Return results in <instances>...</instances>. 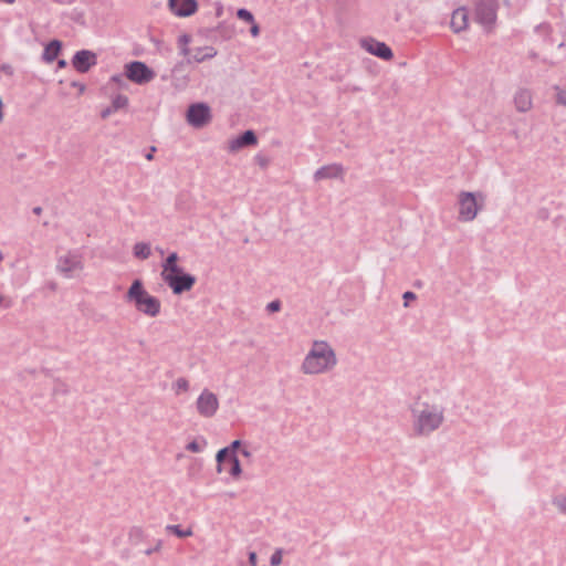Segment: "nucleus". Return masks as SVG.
<instances>
[{
	"instance_id": "34",
	"label": "nucleus",
	"mask_w": 566,
	"mask_h": 566,
	"mask_svg": "<svg viewBox=\"0 0 566 566\" xmlns=\"http://www.w3.org/2000/svg\"><path fill=\"white\" fill-rule=\"evenodd\" d=\"M254 160L262 168H266L270 164V159L264 155H256Z\"/></svg>"
},
{
	"instance_id": "2",
	"label": "nucleus",
	"mask_w": 566,
	"mask_h": 566,
	"mask_svg": "<svg viewBox=\"0 0 566 566\" xmlns=\"http://www.w3.org/2000/svg\"><path fill=\"white\" fill-rule=\"evenodd\" d=\"M338 364L337 355L332 345L322 339H315L305 354L300 370L306 376L328 374Z\"/></svg>"
},
{
	"instance_id": "46",
	"label": "nucleus",
	"mask_w": 566,
	"mask_h": 566,
	"mask_svg": "<svg viewBox=\"0 0 566 566\" xmlns=\"http://www.w3.org/2000/svg\"><path fill=\"white\" fill-rule=\"evenodd\" d=\"M2 101L0 99V122L3 119V113H2Z\"/></svg>"
},
{
	"instance_id": "4",
	"label": "nucleus",
	"mask_w": 566,
	"mask_h": 566,
	"mask_svg": "<svg viewBox=\"0 0 566 566\" xmlns=\"http://www.w3.org/2000/svg\"><path fill=\"white\" fill-rule=\"evenodd\" d=\"M484 199L485 197L482 192L461 191L458 195V219L461 222L473 221L479 211L483 209Z\"/></svg>"
},
{
	"instance_id": "14",
	"label": "nucleus",
	"mask_w": 566,
	"mask_h": 566,
	"mask_svg": "<svg viewBox=\"0 0 566 566\" xmlns=\"http://www.w3.org/2000/svg\"><path fill=\"white\" fill-rule=\"evenodd\" d=\"M345 168L340 164H329L321 167L314 174L316 181L324 179H343Z\"/></svg>"
},
{
	"instance_id": "11",
	"label": "nucleus",
	"mask_w": 566,
	"mask_h": 566,
	"mask_svg": "<svg viewBox=\"0 0 566 566\" xmlns=\"http://www.w3.org/2000/svg\"><path fill=\"white\" fill-rule=\"evenodd\" d=\"M165 283L172 290L174 294H182L192 289L196 277L189 273H184L178 276H171Z\"/></svg>"
},
{
	"instance_id": "44",
	"label": "nucleus",
	"mask_w": 566,
	"mask_h": 566,
	"mask_svg": "<svg viewBox=\"0 0 566 566\" xmlns=\"http://www.w3.org/2000/svg\"><path fill=\"white\" fill-rule=\"evenodd\" d=\"M66 65H67V63H66V61H65V60H59V61H57V66H59L60 69H63V67H65Z\"/></svg>"
},
{
	"instance_id": "23",
	"label": "nucleus",
	"mask_w": 566,
	"mask_h": 566,
	"mask_svg": "<svg viewBox=\"0 0 566 566\" xmlns=\"http://www.w3.org/2000/svg\"><path fill=\"white\" fill-rule=\"evenodd\" d=\"M134 256L140 260H146L150 256V244L146 242H137L133 248Z\"/></svg>"
},
{
	"instance_id": "13",
	"label": "nucleus",
	"mask_w": 566,
	"mask_h": 566,
	"mask_svg": "<svg viewBox=\"0 0 566 566\" xmlns=\"http://www.w3.org/2000/svg\"><path fill=\"white\" fill-rule=\"evenodd\" d=\"M56 268L66 277H71L72 272L81 270L83 266L77 255L67 254L59 258Z\"/></svg>"
},
{
	"instance_id": "25",
	"label": "nucleus",
	"mask_w": 566,
	"mask_h": 566,
	"mask_svg": "<svg viewBox=\"0 0 566 566\" xmlns=\"http://www.w3.org/2000/svg\"><path fill=\"white\" fill-rule=\"evenodd\" d=\"M552 504L559 513L566 515V492L555 495L552 500Z\"/></svg>"
},
{
	"instance_id": "41",
	"label": "nucleus",
	"mask_w": 566,
	"mask_h": 566,
	"mask_svg": "<svg viewBox=\"0 0 566 566\" xmlns=\"http://www.w3.org/2000/svg\"><path fill=\"white\" fill-rule=\"evenodd\" d=\"M179 42L181 44V49L187 46V43L189 42V35L184 34L179 38Z\"/></svg>"
},
{
	"instance_id": "21",
	"label": "nucleus",
	"mask_w": 566,
	"mask_h": 566,
	"mask_svg": "<svg viewBox=\"0 0 566 566\" xmlns=\"http://www.w3.org/2000/svg\"><path fill=\"white\" fill-rule=\"evenodd\" d=\"M61 49H62L61 41L52 40L51 42H49L46 44V46L44 48V51L42 54L43 61H45L46 63H51L54 60H56L57 55L61 52Z\"/></svg>"
},
{
	"instance_id": "33",
	"label": "nucleus",
	"mask_w": 566,
	"mask_h": 566,
	"mask_svg": "<svg viewBox=\"0 0 566 566\" xmlns=\"http://www.w3.org/2000/svg\"><path fill=\"white\" fill-rule=\"evenodd\" d=\"M161 546H163V541L161 539H158L155 544V546H151L147 549L144 551V554L149 556L156 552H159L161 549Z\"/></svg>"
},
{
	"instance_id": "8",
	"label": "nucleus",
	"mask_w": 566,
	"mask_h": 566,
	"mask_svg": "<svg viewBox=\"0 0 566 566\" xmlns=\"http://www.w3.org/2000/svg\"><path fill=\"white\" fill-rule=\"evenodd\" d=\"M218 472H226L238 479L242 472L237 454H229L227 450H219L216 455Z\"/></svg>"
},
{
	"instance_id": "32",
	"label": "nucleus",
	"mask_w": 566,
	"mask_h": 566,
	"mask_svg": "<svg viewBox=\"0 0 566 566\" xmlns=\"http://www.w3.org/2000/svg\"><path fill=\"white\" fill-rule=\"evenodd\" d=\"M66 392H67V387L65 384H63L61 381H56L54 384V387L52 390L53 396L65 395Z\"/></svg>"
},
{
	"instance_id": "35",
	"label": "nucleus",
	"mask_w": 566,
	"mask_h": 566,
	"mask_svg": "<svg viewBox=\"0 0 566 566\" xmlns=\"http://www.w3.org/2000/svg\"><path fill=\"white\" fill-rule=\"evenodd\" d=\"M266 310L270 313H275L281 310V302L279 300L272 301L266 305Z\"/></svg>"
},
{
	"instance_id": "48",
	"label": "nucleus",
	"mask_w": 566,
	"mask_h": 566,
	"mask_svg": "<svg viewBox=\"0 0 566 566\" xmlns=\"http://www.w3.org/2000/svg\"><path fill=\"white\" fill-rule=\"evenodd\" d=\"M146 158H147L148 160L153 159V154H151V153L147 154Z\"/></svg>"
},
{
	"instance_id": "6",
	"label": "nucleus",
	"mask_w": 566,
	"mask_h": 566,
	"mask_svg": "<svg viewBox=\"0 0 566 566\" xmlns=\"http://www.w3.org/2000/svg\"><path fill=\"white\" fill-rule=\"evenodd\" d=\"M125 75L129 81L143 85L153 81L156 73L144 62L133 61L125 65Z\"/></svg>"
},
{
	"instance_id": "1",
	"label": "nucleus",
	"mask_w": 566,
	"mask_h": 566,
	"mask_svg": "<svg viewBox=\"0 0 566 566\" xmlns=\"http://www.w3.org/2000/svg\"><path fill=\"white\" fill-rule=\"evenodd\" d=\"M410 428L416 438H429L446 422V407L428 399H417L409 406Z\"/></svg>"
},
{
	"instance_id": "16",
	"label": "nucleus",
	"mask_w": 566,
	"mask_h": 566,
	"mask_svg": "<svg viewBox=\"0 0 566 566\" xmlns=\"http://www.w3.org/2000/svg\"><path fill=\"white\" fill-rule=\"evenodd\" d=\"M513 101L516 111L520 113H526L533 107V96L527 88H518L514 94Z\"/></svg>"
},
{
	"instance_id": "51",
	"label": "nucleus",
	"mask_w": 566,
	"mask_h": 566,
	"mask_svg": "<svg viewBox=\"0 0 566 566\" xmlns=\"http://www.w3.org/2000/svg\"><path fill=\"white\" fill-rule=\"evenodd\" d=\"M73 86H76V88H80V85H77V83H73Z\"/></svg>"
},
{
	"instance_id": "50",
	"label": "nucleus",
	"mask_w": 566,
	"mask_h": 566,
	"mask_svg": "<svg viewBox=\"0 0 566 566\" xmlns=\"http://www.w3.org/2000/svg\"><path fill=\"white\" fill-rule=\"evenodd\" d=\"M73 86H76V88H80V85H77V83H73Z\"/></svg>"
},
{
	"instance_id": "15",
	"label": "nucleus",
	"mask_w": 566,
	"mask_h": 566,
	"mask_svg": "<svg viewBox=\"0 0 566 566\" xmlns=\"http://www.w3.org/2000/svg\"><path fill=\"white\" fill-rule=\"evenodd\" d=\"M168 6L171 12L178 17H189L197 10L196 0H169Z\"/></svg>"
},
{
	"instance_id": "10",
	"label": "nucleus",
	"mask_w": 566,
	"mask_h": 566,
	"mask_svg": "<svg viewBox=\"0 0 566 566\" xmlns=\"http://www.w3.org/2000/svg\"><path fill=\"white\" fill-rule=\"evenodd\" d=\"M96 63V54L88 50L77 51L72 59L73 67L80 73H86Z\"/></svg>"
},
{
	"instance_id": "43",
	"label": "nucleus",
	"mask_w": 566,
	"mask_h": 566,
	"mask_svg": "<svg viewBox=\"0 0 566 566\" xmlns=\"http://www.w3.org/2000/svg\"><path fill=\"white\" fill-rule=\"evenodd\" d=\"M241 453H242V455H243V457H245V458L251 457V451H250L249 449H245V448H244V449H242V450H241Z\"/></svg>"
},
{
	"instance_id": "17",
	"label": "nucleus",
	"mask_w": 566,
	"mask_h": 566,
	"mask_svg": "<svg viewBox=\"0 0 566 566\" xmlns=\"http://www.w3.org/2000/svg\"><path fill=\"white\" fill-rule=\"evenodd\" d=\"M450 27L455 33L465 31L469 27V13L464 7L458 8L453 11L451 17Z\"/></svg>"
},
{
	"instance_id": "30",
	"label": "nucleus",
	"mask_w": 566,
	"mask_h": 566,
	"mask_svg": "<svg viewBox=\"0 0 566 566\" xmlns=\"http://www.w3.org/2000/svg\"><path fill=\"white\" fill-rule=\"evenodd\" d=\"M237 15L239 19L247 21L249 23H253L254 21L253 14L247 9H239L237 11Z\"/></svg>"
},
{
	"instance_id": "12",
	"label": "nucleus",
	"mask_w": 566,
	"mask_h": 566,
	"mask_svg": "<svg viewBox=\"0 0 566 566\" xmlns=\"http://www.w3.org/2000/svg\"><path fill=\"white\" fill-rule=\"evenodd\" d=\"M179 256L176 252H171L166 260L163 262L161 279L168 281L171 276H178L184 274L182 268L178 265Z\"/></svg>"
},
{
	"instance_id": "22",
	"label": "nucleus",
	"mask_w": 566,
	"mask_h": 566,
	"mask_svg": "<svg viewBox=\"0 0 566 566\" xmlns=\"http://www.w3.org/2000/svg\"><path fill=\"white\" fill-rule=\"evenodd\" d=\"M146 538V534L140 526H133L128 531V542L137 546Z\"/></svg>"
},
{
	"instance_id": "27",
	"label": "nucleus",
	"mask_w": 566,
	"mask_h": 566,
	"mask_svg": "<svg viewBox=\"0 0 566 566\" xmlns=\"http://www.w3.org/2000/svg\"><path fill=\"white\" fill-rule=\"evenodd\" d=\"M208 446L207 440L196 439L186 446V449L190 452H201Z\"/></svg>"
},
{
	"instance_id": "9",
	"label": "nucleus",
	"mask_w": 566,
	"mask_h": 566,
	"mask_svg": "<svg viewBox=\"0 0 566 566\" xmlns=\"http://www.w3.org/2000/svg\"><path fill=\"white\" fill-rule=\"evenodd\" d=\"M360 45L368 53L380 57L385 61H389L394 57L391 49L384 42H380L374 38H365L360 41Z\"/></svg>"
},
{
	"instance_id": "18",
	"label": "nucleus",
	"mask_w": 566,
	"mask_h": 566,
	"mask_svg": "<svg viewBox=\"0 0 566 566\" xmlns=\"http://www.w3.org/2000/svg\"><path fill=\"white\" fill-rule=\"evenodd\" d=\"M181 54L188 56V62H197L200 63L205 60L212 57L210 48H197L193 50L188 49L187 46L181 49Z\"/></svg>"
},
{
	"instance_id": "49",
	"label": "nucleus",
	"mask_w": 566,
	"mask_h": 566,
	"mask_svg": "<svg viewBox=\"0 0 566 566\" xmlns=\"http://www.w3.org/2000/svg\"><path fill=\"white\" fill-rule=\"evenodd\" d=\"M213 401H214V409L217 408V398L214 397L213 398Z\"/></svg>"
},
{
	"instance_id": "24",
	"label": "nucleus",
	"mask_w": 566,
	"mask_h": 566,
	"mask_svg": "<svg viewBox=\"0 0 566 566\" xmlns=\"http://www.w3.org/2000/svg\"><path fill=\"white\" fill-rule=\"evenodd\" d=\"M166 532L176 535L179 538L188 537L192 535V530L190 527L182 528L180 525L169 524L166 526Z\"/></svg>"
},
{
	"instance_id": "52",
	"label": "nucleus",
	"mask_w": 566,
	"mask_h": 566,
	"mask_svg": "<svg viewBox=\"0 0 566 566\" xmlns=\"http://www.w3.org/2000/svg\"><path fill=\"white\" fill-rule=\"evenodd\" d=\"M158 253L164 254V250L158 249Z\"/></svg>"
},
{
	"instance_id": "26",
	"label": "nucleus",
	"mask_w": 566,
	"mask_h": 566,
	"mask_svg": "<svg viewBox=\"0 0 566 566\" xmlns=\"http://www.w3.org/2000/svg\"><path fill=\"white\" fill-rule=\"evenodd\" d=\"M128 106V97L123 94H117L112 99V109H115L116 112L119 109H124Z\"/></svg>"
},
{
	"instance_id": "20",
	"label": "nucleus",
	"mask_w": 566,
	"mask_h": 566,
	"mask_svg": "<svg viewBox=\"0 0 566 566\" xmlns=\"http://www.w3.org/2000/svg\"><path fill=\"white\" fill-rule=\"evenodd\" d=\"M197 408L202 416H212V392L206 389L198 398Z\"/></svg>"
},
{
	"instance_id": "37",
	"label": "nucleus",
	"mask_w": 566,
	"mask_h": 566,
	"mask_svg": "<svg viewBox=\"0 0 566 566\" xmlns=\"http://www.w3.org/2000/svg\"><path fill=\"white\" fill-rule=\"evenodd\" d=\"M240 440H234L229 447H226L222 450H227L229 454H235V451L240 447Z\"/></svg>"
},
{
	"instance_id": "40",
	"label": "nucleus",
	"mask_w": 566,
	"mask_h": 566,
	"mask_svg": "<svg viewBox=\"0 0 566 566\" xmlns=\"http://www.w3.org/2000/svg\"><path fill=\"white\" fill-rule=\"evenodd\" d=\"M249 564L251 566H256L258 564V557H256V553L255 552H250L249 553Z\"/></svg>"
},
{
	"instance_id": "39",
	"label": "nucleus",
	"mask_w": 566,
	"mask_h": 566,
	"mask_svg": "<svg viewBox=\"0 0 566 566\" xmlns=\"http://www.w3.org/2000/svg\"><path fill=\"white\" fill-rule=\"evenodd\" d=\"M116 111L115 109H112V105L106 107L105 109L102 111L101 113V117L102 118H107L111 114L115 113Z\"/></svg>"
},
{
	"instance_id": "38",
	"label": "nucleus",
	"mask_w": 566,
	"mask_h": 566,
	"mask_svg": "<svg viewBox=\"0 0 566 566\" xmlns=\"http://www.w3.org/2000/svg\"><path fill=\"white\" fill-rule=\"evenodd\" d=\"M250 33L254 38H256L260 34V27L255 23V21L251 23Z\"/></svg>"
},
{
	"instance_id": "31",
	"label": "nucleus",
	"mask_w": 566,
	"mask_h": 566,
	"mask_svg": "<svg viewBox=\"0 0 566 566\" xmlns=\"http://www.w3.org/2000/svg\"><path fill=\"white\" fill-rule=\"evenodd\" d=\"M283 549L277 548L270 558L271 566H279L282 564Z\"/></svg>"
},
{
	"instance_id": "53",
	"label": "nucleus",
	"mask_w": 566,
	"mask_h": 566,
	"mask_svg": "<svg viewBox=\"0 0 566 566\" xmlns=\"http://www.w3.org/2000/svg\"><path fill=\"white\" fill-rule=\"evenodd\" d=\"M3 259V255H2V252L0 251V262L2 261Z\"/></svg>"
},
{
	"instance_id": "7",
	"label": "nucleus",
	"mask_w": 566,
	"mask_h": 566,
	"mask_svg": "<svg viewBox=\"0 0 566 566\" xmlns=\"http://www.w3.org/2000/svg\"><path fill=\"white\" fill-rule=\"evenodd\" d=\"M186 119L193 128L205 127L211 119L210 106L206 103L191 104L187 109Z\"/></svg>"
},
{
	"instance_id": "19",
	"label": "nucleus",
	"mask_w": 566,
	"mask_h": 566,
	"mask_svg": "<svg viewBox=\"0 0 566 566\" xmlns=\"http://www.w3.org/2000/svg\"><path fill=\"white\" fill-rule=\"evenodd\" d=\"M258 143L256 136L253 130H247L241 136L232 139L229 143L230 150L234 151L242 147L252 146Z\"/></svg>"
},
{
	"instance_id": "3",
	"label": "nucleus",
	"mask_w": 566,
	"mask_h": 566,
	"mask_svg": "<svg viewBox=\"0 0 566 566\" xmlns=\"http://www.w3.org/2000/svg\"><path fill=\"white\" fill-rule=\"evenodd\" d=\"M125 300L126 302L134 303L138 312L149 317H156L160 313V301L144 289L140 280H135L132 283Z\"/></svg>"
},
{
	"instance_id": "45",
	"label": "nucleus",
	"mask_w": 566,
	"mask_h": 566,
	"mask_svg": "<svg viewBox=\"0 0 566 566\" xmlns=\"http://www.w3.org/2000/svg\"><path fill=\"white\" fill-rule=\"evenodd\" d=\"M32 211H33L34 214L40 216L42 213V208L41 207H34Z\"/></svg>"
},
{
	"instance_id": "5",
	"label": "nucleus",
	"mask_w": 566,
	"mask_h": 566,
	"mask_svg": "<svg viewBox=\"0 0 566 566\" xmlns=\"http://www.w3.org/2000/svg\"><path fill=\"white\" fill-rule=\"evenodd\" d=\"M497 10V0H476L474 3V19L486 32H491L496 23Z\"/></svg>"
},
{
	"instance_id": "47",
	"label": "nucleus",
	"mask_w": 566,
	"mask_h": 566,
	"mask_svg": "<svg viewBox=\"0 0 566 566\" xmlns=\"http://www.w3.org/2000/svg\"><path fill=\"white\" fill-rule=\"evenodd\" d=\"M221 13H222V8L221 7L216 8V15L220 17Z\"/></svg>"
},
{
	"instance_id": "29",
	"label": "nucleus",
	"mask_w": 566,
	"mask_h": 566,
	"mask_svg": "<svg viewBox=\"0 0 566 566\" xmlns=\"http://www.w3.org/2000/svg\"><path fill=\"white\" fill-rule=\"evenodd\" d=\"M554 91L556 92V95H555L556 103L558 105L566 107V90L556 85V86H554Z\"/></svg>"
},
{
	"instance_id": "36",
	"label": "nucleus",
	"mask_w": 566,
	"mask_h": 566,
	"mask_svg": "<svg viewBox=\"0 0 566 566\" xmlns=\"http://www.w3.org/2000/svg\"><path fill=\"white\" fill-rule=\"evenodd\" d=\"M416 297H417V295L413 292H411V291L405 292L402 295V298L405 300L403 306L408 307L409 301H413V300H416Z\"/></svg>"
},
{
	"instance_id": "28",
	"label": "nucleus",
	"mask_w": 566,
	"mask_h": 566,
	"mask_svg": "<svg viewBox=\"0 0 566 566\" xmlns=\"http://www.w3.org/2000/svg\"><path fill=\"white\" fill-rule=\"evenodd\" d=\"M176 395H180L181 392H185L189 388L188 380L186 378H178L174 386H172Z\"/></svg>"
},
{
	"instance_id": "42",
	"label": "nucleus",
	"mask_w": 566,
	"mask_h": 566,
	"mask_svg": "<svg viewBox=\"0 0 566 566\" xmlns=\"http://www.w3.org/2000/svg\"><path fill=\"white\" fill-rule=\"evenodd\" d=\"M223 36L226 38H231L233 35V30L232 29H226V31L222 33Z\"/></svg>"
}]
</instances>
